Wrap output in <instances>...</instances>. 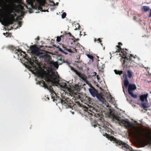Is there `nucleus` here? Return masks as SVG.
Here are the masks:
<instances>
[{"instance_id":"nucleus-10","label":"nucleus","mask_w":151,"mask_h":151,"mask_svg":"<svg viewBox=\"0 0 151 151\" xmlns=\"http://www.w3.org/2000/svg\"><path fill=\"white\" fill-rule=\"evenodd\" d=\"M51 76L49 80H48L47 84L48 86H51L53 82H55L58 81L59 76L58 75L56 76L55 74L52 73V75H50Z\"/></svg>"},{"instance_id":"nucleus-12","label":"nucleus","mask_w":151,"mask_h":151,"mask_svg":"<svg viewBox=\"0 0 151 151\" xmlns=\"http://www.w3.org/2000/svg\"><path fill=\"white\" fill-rule=\"evenodd\" d=\"M132 134L135 137L137 138L139 137L142 134L141 131L137 128L135 129L134 131L132 132Z\"/></svg>"},{"instance_id":"nucleus-7","label":"nucleus","mask_w":151,"mask_h":151,"mask_svg":"<svg viewBox=\"0 0 151 151\" xmlns=\"http://www.w3.org/2000/svg\"><path fill=\"white\" fill-rule=\"evenodd\" d=\"M148 94H145L139 96V99L140 101L142 102L141 104L142 107L144 109L147 108L148 106H147L148 103L147 98L148 96Z\"/></svg>"},{"instance_id":"nucleus-24","label":"nucleus","mask_w":151,"mask_h":151,"mask_svg":"<svg viewBox=\"0 0 151 151\" xmlns=\"http://www.w3.org/2000/svg\"><path fill=\"white\" fill-rule=\"evenodd\" d=\"M63 60L61 58H60L58 59V60L59 61H60V62H59V65H61L63 63Z\"/></svg>"},{"instance_id":"nucleus-28","label":"nucleus","mask_w":151,"mask_h":151,"mask_svg":"<svg viewBox=\"0 0 151 151\" xmlns=\"http://www.w3.org/2000/svg\"><path fill=\"white\" fill-rule=\"evenodd\" d=\"M63 36L62 35L60 37L58 36L57 37L56 41L57 42H60L61 40V37H62Z\"/></svg>"},{"instance_id":"nucleus-27","label":"nucleus","mask_w":151,"mask_h":151,"mask_svg":"<svg viewBox=\"0 0 151 151\" xmlns=\"http://www.w3.org/2000/svg\"><path fill=\"white\" fill-rule=\"evenodd\" d=\"M87 55L88 58H89V59H91V60H92L93 61V57L92 55H89V54H87Z\"/></svg>"},{"instance_id":"nucleus-15","label":"nucleus","mask_w":151,"mask_h":151,"mask_svg":"<svg viewBox=\"0 0 151 151\" xmlns=\"http://www.w3.org/2000/svg\"><path fill=\"white\" fill-rule=\"evenodd\" d=\"M60 86L64 89H66L68 88V86L65 83H61L60 84Z\"/></svg>"},{"instance_id":"nucleus-34","label":"nucleus","mask_w":151,"mask_h":151,"mask_svg":"<svg viewBox=\"0 0 151 151\" xmlns=\"http://www.w3.org/2000/svg\"><path fill=\"white\" fill-rule=\"evenodd\" d=\"M21 17L22 16H17V18H16L17 21L18 19L21 20L22 18H20V17Z\"/></svg>"},{"instance_id":"nucleus-46","label":"nucleus","mask_w":151,"mask_h":151,"mask_svg":"<svg viewBox=\"0 0 151 151\" xmlns=\"http://www.w3.org/2000/svg\"><path fill=\"white\" fill-rule=\"evenodd\" d=\"M62 53L64 54L65 55H67L68 54L67 53L65 52V51H63V52H62Z\"/></svg>"},{"instance_id":"nucleus-30","label":"nucleus","mask_w":151,"mask_h":151,"mask_svg":"<svg viewBox=\"0 0 151 151\" xmlns=\"http://www.w3.org/2000/svg\"><path fill=\"white\" fill-rule=\"evenodd\" d=\"M8 48L12 50H13L15 49V47L12 46H9Z\"/></svg>"},{"instance_id":"nucleus-55","label":"nucleus","mask_w":151,"mask_h":151,"mask_svg":"<svg viewBox=\"0 0 151 151\" xmlns=\"http://www.w3.org/2000/svg\"><path fill=\"white\" fill-rule=\"evenodd\" d=\"M12 12H14L13 11H12Z\"/></svg>"},{"instance_id":"nucleus-19","label":"nucleus","mask_w":151,"mask_h":151,"mask_svg":"<svg viewBox=\"0 0 151 151\" xmlns=\"http://www.w3.org/2000/svg\"><path fill=\"white\" fill-rule=\"evenodd\" d=\"M114 72L117 75H121L123 73V71L122 70H114Z\"/></svg>"},{"instance_id":"nucleus-25","label":"nucleus","mask_w":151,"mask_h":151,"mask_svg":"<svg viewBox=\"0 0 151 151\" xmlns=\"http://www.w3.org/2000/svg\"><path fill=\"white\" fill-rule=\"evenodd\" d=\"M78 76L81 79H82L83 80L85 81L86 80L83 74L81 73Z\"/></svg>"},{"instance_id":"nucleus-39","label":"nucleus","mask_w":151,"mask_h":151,"mask_svg":"<svg viewBox=\"0 0 151 151\" xmlns=\"http://www.w3.org/2000/svg\"><path fill=\"white\" fill-rule=\"evenodd\" d=\"M92 110L93 111H92V112L93 113H94V112H93L94 111H96V110L95 109V108H94L93 107H92L91 108V109H92Z\"/></svg>"},{"instance_id":"nucleus-35","label":"nucleus","mask_w":151,"mask_h":151,"mask_svg":"<svg viewBox=\"0 0 151 151\" xmlns=\"http://www.w3.org/2000/svg\"><path fill=\"white\" fill-rule=\"evenodd\" d=\"M69 66L70 67V68H71V70H73L74 72V71L75 70H76L75 69L73 68L72 67H71V66H70V65H69Z\"/></svg>"},{"instance_id":"nucleus-17","label":"nucleus","mask_w":151,"mask_h":151,"mask_svg":"<svg viewBox=\"0 0 151 151\" xmlns=\"http://www.w3.org/2000/svg\"><path fill=\"white\" fill-rule=\"evenodd\" d=\"M127 74L128 77L129 78H131L132 77L133 75V73L132 71L129 70H128L127 71Z\"/></svg>"},{"instance_id":"nucleus-37","label":"nucleus","mask_w":151,"mask_h":151,"mask_svg":"<svg viewBox=\"0 0 151 151\" xmlns=\"http://www.w3.org/2000/svg\"><path fill=\"white\" fill-rule=\"evenodd\" d=\"M68 34L69 35V36L70 37H72L73 38H74V37L72 35V34H71V33H70V32L68 33Z\"/></svg>"},{"instance_id":"nucleus-33","label":"nucleus","mask_w":151,"mask_h":151,"mask_svg":"<svg viewBox=\"0 0 151 151\" xmlns=\"http://www.w3.org/2000/svg\"><path fill=\"white\" fill-rule=\"evenodd\" d=\"M10 20H11L12 22H17V20H16V19H15V18H11Z\"/></svg>"},{"instance_id":"nucleus-51","label":"nucleus","mask_w":151,"mask_h":151,"mask_svg":"<svg viewBox=\"0 0 151 151\" xmlns=\"http://www.w3.org/2000/svg\"><path fill=\"white\" fill-rule=\"evenodd\" d=\"M149 17H151V9H150V13L149 15Z\"/></svg>"},{"instance_id":"nucleus-8","label":"nucleus","mask_w":151,"mask_h":151,"mask_svg":"<svg viewBox=\"0 0 151 151\" xmlns=\"http://www.w3.org/2000/svg\"><path fill=\"white\" fill-rule=\"evenodd\" d=\"M128 91L129 94L132 97L134 98H137V95L136 94H134L133 93V91H134L137 88V87L135 84H129V83L128 87Z\"/></svg>"},{"instance_id":"nucleus-21","label":"nucleus","mask_w":151,"mask_h":151,"mask_svg":"<svg viewBox=\"0 0 151 151\" xmlns=\"http://www.w3.org/2000/svg\"><path fill=\"white\" fill-rule=\"evenodd\" d=\"M116 47L118 48V49H117L115 52H120L121 50L122 49L121 47V46L119 45H116Z\"/></svg>"},{"instance_id":"nucleus-48","label":"nucleus","mask_w":151,"mask_h":151,"mask_svg":"<svg viewBox=\"0 0 151 151\" xmlns=\"http://www.w3.org/2000/svg\"><path fill=\"white\" fill-rule=\"evenodd\" d=\"M118 44H119V45H122V43L120 42H119Z\"/></svg>"},{"instance_id":"nucleus-13","label":"nucleus","mask_w":151,"mask_h":151,"mask_svg":"<svg viewBox=\"0 0 151 151\" xmlns=\"http://www.w3.org/2000/svg\"><path fill=\"white\" fill-rule=\"evenodd\" d=\"M123 77L124 78V85L126 88L127 87L129 81L127 77V74L125 73L123 74Z\"/></svg>"},{"instance_id":"nucleus-40","label":"nucleus","mask_w":151,"mask_h":151,"mask_svg":"<svg viewBox=\"0 0 151 151\" xmlns=\"http://www.w3.org/2000/svg\"><path fill=\"white\" fill-rule=\"evenodd\" d=\"M52 2L54 4V6L58 5L59 4L58 2H57L56 4L53 1H52Z\"/></svg>"},{"instance_id":"nucleus-4","label":"nucleus","mask_w":151,"mask_h":151,"mask_svg":"<svg viewBox=\"0 0 151 151\" xmlns=\"http://www.w3.org/2000/svg\"><path fill=\"white\" fill-rule=\"evenodd\" d=\"M38 75L39 77H40L42 79H44L47 82L46 83L44 81L42 80L39 82V84L40 85L42 84V86L45 88H47L51 93V94H52V95H54V94L56 95V93L53 90L52 86H48L47 84L48 80H49L50 78L51 77L50 74L46 73L40 72L39 73Z\"/></svg>"},{"instance_id":"nucleus-47","label":"nucleus","mask_w":151,"mask_h":151,"mask_svg":"<svg viewBox=\"0 0 151 151\" xmlns=\"http://www.w3.org/2000/svg\"><path fill=\"white\" fill-rule=\"evenodd\" d=\"M36 39H37V40H40V37L39 36H38Z\"/></svg>"},{"instance_id":"nucleus-53","label":"nucleus","mask_w":151,"mask_h":151,"mask_svg":"<svg viewBox=\"0 0 151 151\" xmlns=\"http://www.w3.org/2000/svg\"><path fill=\"white\" fill-rule=\"evenodd\" d=\"M130 56H131V57H133V55H132V54H130Z\"/></svg>"},{"instance_id":"nucleus-36","label":"nucleus","mask_w":151,"mask_h":151,"mask_svg":"<svg viewBox=\"0 0 151 151\" xmlns=\"http://www.w3.org/2000/svg\"><path fill=\"white\" fill-rule=\"evenodd\" d=\"M18 24L19 27H21L22 25V22L19 21L18 22Z\"/></svg>"},{"instance_id":"nucleus-45","label":"nucleus","mask_w":151,"mask_h":151,"mask_svg":"<svg viewBox=\"0 0 151 151\" xmlns=\"http://www.w3.org/2000/svg\"><path fill=\"white\" fill-rule=\"evenodd\" d=\"M98 41L99 42L101 43V39L100 38H99L98 39Z\"/></svg>"},{"instance_id":"nucleus-20","label":"nucleus","mask_w":151,"mask_h":151,"mask_svg":"<svg viewBox=\"0 0 151 151\" xmlns=\"http://www.w3.org/2000/svg\"><path fill=\"white\" fill-rule=\"evenodd\" d=\"M8 15L10 16L11 18H15V17L17 16V14L15 13H14L12 14H11L10 13H9L8 14Z\"/></svg>"},{"instance_id":"nucleus-14","label":"nucleus","mask_w":151,"mask_h":151,"mask_svg":"<svg viewBox=\"0 0 151 151\" xmlns=\"http://www.w3.org/2000/svg\"><path fill=\"white\" fill-rule=\"evenodd\" d=\"M6 3L5 0H0V7L2 8L4 6H5Z\"/></svg>"},{"instance_id":"nucleus-6","label":"nucleus","mask_w":151,"mask_h":151,"mask_svg":"<svg viewBox=\"0 0 151 151\" xmlns=\"http://www.w3.org/2000/svg\"><path fill=\"white\" fill-rule=\"evenodd\" d=\"M60 101L62 104L66 106V108H71L73 106L72 101L68 98L63 97L62 99H60Z\"/></svg>"},{"instance_id":"nucleus-31","label":"nucleus","mask_w":151,"mask_h":151,"mask_svg":"<svg viewBox=\"0 0 151 151\" xmlns=\"http://www.w3.org/2000/svg\"><path fill=\"white\" fill-rule=\"evenodd\" d=\"M74 72L78 76L79 75H80V74L81 73L80 72H78L77 70H76L74 71Z\"/></svg>"},{"instance_id":"nucleus-18","label":"nucleus","mask_w":151,"mask_h":151,"mask_svg":"<svg viewBox=\"0 0 151 151\" xmlns=\"http://www.w3.org/2000/svg\"><path fill=\"white\" fill-rule=\"evenodd\" d=\"M74 90L77 91H80L79 86L78 84H76L74 86Z\"/></svg>"},{"instance_id":"nucleus-43","label":"nucleus","mask_w":151,"mask_h":151,"mask_svg":"<svg viewBox=\"0 0 151 151\" xmlns=\"http://www.w3.org/2000/svg\"><path fill=\"white\" fill-rule=\"evenodd\" d=\"M137 17H136L135 16H133V19L134 20H136V19H137Z\"/></svg>"},{"instance_id":"nucleus-52","label":"nucleus","mask_w":151,"mask_h":151,"mask_svg":"<svg viewBox=\"0 0 151 151\" xmlns=\"http://www.w3.org/2000/svg\"><path fill=\"white\" fill-rule=\"evenodd\" d=\"M149 138H150V140L151 141V135H150V137Z\"/></svg>"},{"instance_id":"nucleus-38","label":"nucleus","mask_w":151,"mask_h":151,"mask_svg":"<svg viewBox=\"0 0 151 151\" xmlns=\"http://www.w3.org/2000/svg\"><path fill=\"white\" fill-rule=\"evenodd\" d=\"M59 50L62 53L63 52V50L60 47H58Z\"/></svg>"},{"instance_id":"nucleus-5","label":"nucleus","mask_w":151,"mask_h":151,"mask_svg":"<svg viewBox=\"0 0 151 151\" xmlns=\"http://www.w3.org/2000/svg\"><path fill=\"white\" fill-rule=\"evenodd\" d=\"M89 91L93 97L96 96L97 99L101 102L104 103L106 101L105 99L104 98L98 91L94 88H89Z\"/></svg>"},{"instance_id":"nucleus-26","label":"nucleus","mask_w":151,"mask_h":151,"mask_svg":"<svg viewBox=\"0 0 151 151\" xmlns=\"http://www.w3.org/2000/svg\"><path fill=\"white\" fill-rule=\"evenodd\" d=\"M54 66L56 68H58V63L56 62H54L53 63Z\"/></svg>"},{"instance_id":"nucleus-49","label":"nucleus","mask_w":151,"mask_h":151,"mask_svg":"<svg viewBox=\"0 0 151 151\" xmlns=\"http://www.w3.org/2000/svg\"><path fill=\"white\" fill-rule=\"evenodd\" d=\"M122 87H123V92H124V93H125V91H124V86H122Z\"/></svg>"},{"instance_id":"nucleus-1","label":"nucleus","mask_w":151,"mask_h":151,"mask_svg":"<svg viewBox=\"0 0 151 151\" xmlns=\"http://www.w3.org/2000/svg\"><path fill=\"white\" fill-rule=\"evenodd\" d=\"M32 55L31 58H29L25 52L21 50H16L14 52L18 56H22V60L25 63H29L31 65L34 64L33 62L37 61V57L36 56H39L40 58L45 59L47 55L44 54L42 50L40 49L36 45H32L30 47Z\"/></svg>"},{"instance_id":"nucleus-11","label":"nucleus","mask_w":151,"mask_h":151,"mask_svg":"<svg viewBox=\"0 0 151 151\" xmlns=\"http://www.w3.org/2000/svg\"><path fill=\"white\" fill-rule=\"evenodd\" d=\"M123 59L122 63V66L124 67H126L129 66V63L131 61V59L130 58H128L126 56L125 57H122L121 60Z\"/></svg>"},{"instance_id":"nucleus-23","label":"nucleus","mask_w":151,"mask_h":151,"mask_svg":"<svg viewBox=\"0 0 151 151\" xmlns=\"http://www.w3.org/2000/svg\"><path fill=\"white\" fill-rule=\"evenodd\" d=\"M72 48L73 49V50H72L70 49H69L68 48L67 50H66V51H67L68 52L70 53H72L73 52V51H76V48H73V47H72Z\"/></svg>"},{"instance_id":"nucleus-50","label":"nucleus","mask_w":151,"mask_h":151,"mask_svg":"<svg viewBox=\"0 0 151 151\" xmlns=\"http://www.w3.org/2000/svg\"><path fill=\"white\" fill-rule=\"evenodd\" d=\"M93 74L94 76H96V73L95 72H94Z\"/></svg>"},{"instance_id":"nucleus-22","label":"nucleus","mask_w":151,"mask_h":151,"mask_svg":"<svg viewBox=\"0 0 151 151\" xmlns=\"http://www.w3.org/2000/svg\"><path fill=\"white\" fill-rule=\"evenodd\" d=\"M120 52H121V53H122L123 55L124 56L123 57H125V56H126L127 53L124 50V49H122Z\"/></svg>"},{"instance_id":"nucleus-42","label":"nucleus","mask_w":151,"mask_h":151,"mask_svg":"<svg viewBox=\"0 0 151 151\" xmlns=\"http://www.w3.org/2000/svg\"><path fill=\"white\" fill-rule=\"evenodd\" d=\"M8 33L7 32H6V33H3V34L5 36H7V35H8Z\"/></svg>"},{"instance_id":"nucleus-32","label":"nucleus","mask_w":151,"mask_h":151,"mask_svg":"<svg viewBox=\"0 0 151 151\" xmlns=\"http://www.w3.org/2000/svg\"><path fill=\"white\" fill-rule=\"evenodd\" d=\"M63 63H66V64L69 65V64H70V63L68 61V60H66V61H65L64 60H63Z\"/></svg>"},{"instance_id":"nucleus-3","label":"nucleus","mask_w":151,"mask_h":151,"mask_svg":"<svg viewBox=\"0 0 151 151\" xmlns=\"http://www.w3.org/2000/svg\"><path fill=\"white\" fill-rule=\"evenodd\" d=\"M27 4L30 6V7H28V6L24 5V6H23L22 5L19 4L17 6V9H16L15 11L17 13H21V16H23L24 14L27 13V11L26 12H24V11L25 10V9H31L34 6V3L36 4V1L37 3H38L39 6L37 7V8L38 10L42 12H46L47 10V8L49 6V4L47 3L46 1L44 0H26Z\"/></svg>"},{"instance_id":"nucleus-29","label":"nucleus","mask_w":151,"mask_h":151,"mask_svg":"<svg viewBox=\"0 0 151 151\" xmlns=\"http://www.w3.org/2000/svg\"><path fill=\"white\" fill-rule=\"evenodd\" d=\"M66 16V14L65 12H63L62 15V18L64 19L65 18Z\"/></svg>"},{"instance_id":"nucleus-16","label":"nucleus","mask_w":151,"mask_h":151,"mask_svg":"<svg viewBox=\"0 0 151 151\" xmlns=\"http://www.w3.org/2000/svg\"><path fill=\"white\" fill-rule=\"evenodd\" d=\"M150 9V7L147 6H144L142 7V10H143L144 12H147Z\"/></svg>"},{"instance_id":"nucleus-41","label":"nucleus","mask_w":151,"mask_h":151,"mask_svg":"<svg viewBox=\"0 0 151 151\" xmlns=\"http://www.w3.org/2000/svg\"><path fill=\"white\" fill-rule=\"evenodd\" d=\"M9 22H10V24H13L14 22H12L11 20H10L9 21Z\"/></svg>"},{"instance_id":"nucleus-2","label":"nucleus","mask_w":151,"mask_h":151,"mask_svg":"<svg viewBox=\"0 0 151 151\" xmlns=\"http://www.w3.org/2000/svg\"><path fill=\"white\" fill-rule=\"evenodd\" d=\"M109 124L106 121L102 122L101 123L100 126L102 128L100 127L99 128L101 129L100 131L104 136H106L107 138H109L111 141H113L116 143V146L119 145L120 148H122L125 151H140L133 150L132 147L127 144L108 134L107 133L111 132V129L109 127Z\"/></svg>"},{"instance_id":"nucleus-44","label":"nucleus","mask_w":151,"mask_h":151,"mask_svg":"<svg viewBox=\"0 0 151 151\" xmlns=\"http://www.w3.org/2000/svg\"><path fill=\"white\" fill-rule=\"evenodd\" d=\"M63 48L64 50H66H66H67V49H68L66 47H63Z\"/></svg>"},{"instance_id":"nucleus-9","label":"nucleus","mask_w":151,"mask_h":151,"mask_svg":"<svg viewBox=\"0 0 151 151\" xmlns=\"http://www.w3.org/2000/svg\"><path fill=\"white\" fill-rule=\"evenodd\" d=\"M114 118L118 121L119 123L122 124L125 127L127 128H129L132 126L131 124L129 121L124 119H122L119 117L115 116Z\"/></svg>"},{"instance_id":"nucleus-54","label":"nucleus","mask_w":151,"mask_h":151,"mask_svg":"<svg viewBox=\"0 0 151 151\" xmlns=\"http://www.w3.org/2000/svg\"><path fill=\"white\" fill-rule=\"evenodd\" d=\"M97 57L99 58V57H98V56H97Z\"/></svg>"}]
</instances>
